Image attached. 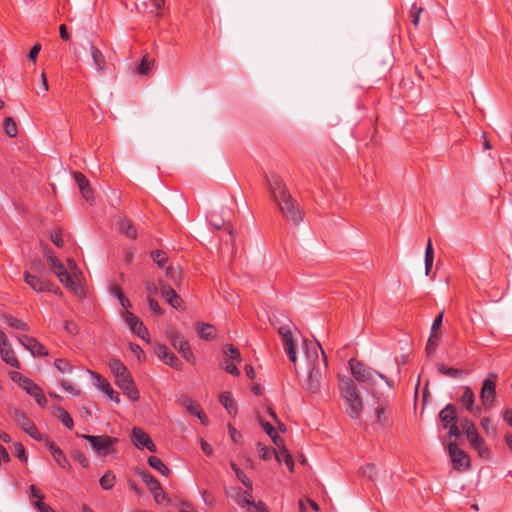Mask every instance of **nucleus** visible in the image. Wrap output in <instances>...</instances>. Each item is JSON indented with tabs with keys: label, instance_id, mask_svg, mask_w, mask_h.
I'll list each match as a JSON object with an SVG mask.
<instances>
[{
	"label": "nucleus",
	"instance_id": "obj_43",
	"mask_svg": "<svg viewBox=\"0 0 512 512\" xmlns=\"http://www.w3.org/2000/svg\"><path fill=\"white\" fill-rule=\"evenodd\" d=\"M4 130L9 137H15L17 135V126L13 118L6 117L4 120Z\"/></svg>",
	"mask_w": 512,
	"mask_h": 512
},
{
	"label": "nucleus",
	"instance_id": "obj_29",
	"mask_svg": "<svg viewBox=\"0 0 512 512\" xmlns=\"http://www.w3.org/2000/svg\"><path fill=\"white\" fill-rule=\"evenodd\" d=\"M197 332L202 339L211 340L216 336V330L213 325L202 323L198 325Z\"/></svg>",
	"mask_w": 512,
	"mask_h": 512
},
{
	"label": "nucleus",
	"instance_id": "obj_58",
	"mask_svg": "<svg viewBox=\"0 0 512 512\" xmlns=\"http://www.w3.org/2000/svg\"><path fill=\"white\" fill-rule=\"evenodd\" d=\"M481 426H482V428L485 430V432H486L487 434L495 433V432H496L495 428H494V427H492V425H491V421H490V419H489V418H486V417H485V418H482V420H481Z\"/></svg>",
	"mask_w": 512,
	"mask_h": 512
},
{
	"label": "nucleus",
	"instance_id": "obj_60",
	"mask_svg": "<svg viewBox=\"0 0 512 512\" xmlns=\"http://www.w3.org/2000/svg\"><path fill=\"white\" fill-rule=\"evenodd\" d=\"M257 448L260 453V457L263 460H268L270 458L271 453H270V450L266 446L262 445L261 443H258Z\"/></svg>",
	"mask_w": 512,
	"mask_h": 512
},
{
	"label": "nucleus",
	"instance_id": "obj_62",
	"mask_svg": "<svg viewBox=\"0 0 512 512\" xmlns=\"http://www.w3.org/2000/svg\"><path fill=\"white\" fill-rule=\"evenodd\" d=\"M271 439L273 440L274 444L277 446L278 450H276L278 453L283 452V448H286L284 445V441L282 438H280L278 435L271 436Z\"/></svg>",
	"mask_w": 512,
	"mask_h": 512
},
{
	"label": "nucleus",
	"instance_id": "obj_35",
	"mask_svg": "<svg viewBox=\"0 0 512 512\" xmlns=\"http://www.w3.org/2000/svg\"><path fill=\"white\" fill-rule=\"evenodd\" d=\"M116 481V476L111 471H107L101 478H100V486L105 489L109 490L111 489Z\"/></svg>",
	"mask_w": 512,
	"mask_h": 512
},
{
	"label": "nucleus",
	"instance_id": "obj_28",
	"mask_svg": "<svg viewBox=\"0 0 512 512\" xmlns=\"http://www.w3.org/2000/svg\"><path fill=\"white\" fill-rule=\"evenodd\" d=\"M90 50L95 68L101 72L106 71V61L102 52L94 45H91Z\"/></svg>",
	"mask_w": 512,
	"mask_h": 512
},
{
	"label": "nucleus",
	"instance_id": "obj_12",
	"mask_svg": "<svg viewBox=\"0 0 512 512\" xmlns=\"http://www.w3.org/2000/svg\"><path fill=\"white\" fill-rule=\"evenodd\" d=\"M131 441L138 449L147 448L150 452H156V446L149 435L141 428L134 427L131 432Z\"/></svg>",
	"mask_w": 512,
	"mask_h": 512
},
{
	"label": "nucleus",
	"instance_id": "obj_17",
	"mask_svg": "<svg viewBox=\"0 0 512 512\" xmlns=\"http://www.w3.org/2000/svg\"><path fill=\"white\" fill-rule=\"evenodd\" d=\"M24 280L34 291L43 292L46 290H52V283L45 277H39L25 272Z\"/></svg>",
	"mask_w": 512,
	"mask_h": 512
},
{
	"label": "nucleus",
	"instance_id": "obj_64",
	"mask_svg": "<svg viewBox=\"0 0 512 512\" xmlns=\"http://www.w3.org/2000/svg\"><path fill=\"white\" fill-rule=\"evenodd\" d=\"M254 511L268 512L266 505L261 501H259L257 504L254 503L253 508L248 510V512H254Z\"/></svg>",
	"mask_w": 512,
	"mask_h": 512
},
{
	"label": "nucleus",
	"instance_id": "obj_46",
	"mask_svg": "<svg viewBox=\"0 0 512 512\" xmlns=\"http://www.w3.org/2000/svg\"><path fill=\"white\" fill-rule=\"evenodd\" d=\"M438 371L445 375V376H448V377H458L459 375L462 374V371L461 370H458L456 368H447L445 365L443 364H439L438 365Z\"/></svg>",
	"mask_w": 512,
	"mask_h": 512
},
{
	"label": "nucleus",
	"instance_id": "obj_36",
	"mask_svg": "<svg viewBox=\"0 0 512 512\" xmlns=\"http://www.w3.org/2000/svg\"><path fill=\"white\" fill-rule=\"evenodd\" d=\"M29 274H34L39 277H45L47 271L45 265L40 260H34L30 265V271H27Z\"/></svg>",
	"mask_w": 512,
	"mask_h": 512
},
{
	"label": "nucleus",
	"instance_id": "obj_1",
	"mask_svg": "<svg viewBox=\"0 0 512 512\" xmlns=\"http://www.w3.org/2000/svg\"><path fill=\"white\" fill-rule=\"evenodd\" d=\"M303 347L306 350V359L309 365L308 377L304 381L303 387L309 393H316L319 391L323 372L327 368V358L319 344H308L304 340Z\"/></svg>",
	"mask_w": 512,
	"mask_h": 512
},
{
	"label": "nucleus",
	"instance_id": "obj_57",
	"mask_svg": "<svg viewBox=\"0 0 512 512\" xmlns=\"http://www.w3.org/2000/svg\"><path fill=\"white\" fill-rule=\"evenodd\" d=\"M50 239L58 247H61L63 245V239L59 231H52L50 233Z\"/></svg>",
	"mask_w": 512,
	"mask_h": 512
},
{
	"label": "nucleus",
	"instance_id": "obj_22",
	"mask_svg": "<svg viewBox=\"0 0 512 512\" xmlns=\"http://www.w3.org/2000/svg\"><path fill=\"white\" fill-rule=\"evenodd\" d=\"M94 379H95V385L96 387L101 390L102 392H104L108 398L116 403H119L120 402V398H119V395L117 392H115L113 390V388L111 387V385L106 381V379H104L102 376L100 375H95L94 376Z\"/></svg>",
	"mask_w": 512,
	"mask_h": 512
},
{
	"label": "nucleus",
	"instance_id": "obj_2",
	"mask_svg": "<svg viewBox=\"0 0 512 512\" xmlns=\"http://www.w3.org/2000/svg\"><path fill=\"white\" fill-rule=\"evenodd\" d=\"M338 386L344 401L346 414L352 419H359L364 406L354 381L348 377H339Z\"/></svg>",
	"mask_w": 512,
	"mask_h": 512
},
{
	"label": "nucleus",
	"instance_id": "obj_59",
	"mask_svg": "<svg viewBox=\"0 0 512 512\" xmlns=\"http://www.w3.org/2000/svg\"><path fill=\"white\" fill-rule=\"evenodd\" d=\"M15 453H16V456H17L20 460H22V461H24V462H26V461H27V456H26V454H25V449H24V447H23V445H22V444H20V443H16V444H15Z\"/></svg>",
	"mask_w": 512,
	"mask_h": 512
},
{
	"label": "nucleus",
	"instance_id": "obj_7",
	"mask_svg": "<svg viewBox=\"0 0 512 512\" xmlns=\"http://www.w3.org/2000/svg\"><path fill=\"white\" fill-rule=\"evenodd\" d=\"M461 427L471 446L483 456V454L487 452V448L484 447V440L479 436L475 425L465 418L461 420Z\"/></svg>",
	"mask_w": 512,
	"mask_h": 512
},
{
	"label": "nucleus",
	"instance_id": "obj_4",
	"mask_svg": "<svg viewBox=\"0 0 512 512\" xmlns=\"http://www.w3.org/2000/svg\"><path fill=\"white\" fill-rule=\"evenodd\" d=\"M44 255L47 259V262L50 266V270L58 280L73 293L80 295L82 293L81 286H79L75 280H73L72 276H69L68 270L65 266L51 253V251L46 250Z\"/></svg>",
	"mask_w": 512,
	"mask_h": 512
},
{
	"label": "nucleus",
	"instance_id": "obj_33",
	"mask_svg": "<svg viewBox=\"0 0 512 512\" xmlns=\"http://www.w3.org/2000/svg\"><path fill=\"white\" fill-rule=\"evenodd\" d=\"M475 401V395L469 387H465L464 393L461 397V403L466 407L467 410L473 411V404Z\"/></svg>",
	"mask_w": 512,
	"mask_h": 512
},
{
	"label": "nucleus",
	"instance_id": "obj_52",
	"mask_svg": "<svg viewBox=\"0 0 512 512\" xmlns=\"http://www.w3.org/2000/svg\"><path fill=\"white\" fill-rule=\"evenodd\" d=\"M11 379L16 382L22 389L26 386V383L30 381L29 378L24 377L18 372L11 373Z\"/></svg>",
	"mask_w": 512,
	"mask_h": 512
},
{
	"label": "nucleus",
	"instance_id": "obj_54",
	"mask_svg": "<svg viewBox=\"0 0 512 512\" xmlns=\"http://www.w3.org/2000/svg\"><path fill=\"white\" fill-rule=\"evenodd\" d=\"M443 316H444V311H441L437 317L434 319L433 323H432V326H431V331L430 332H433V333H440V327L442 325V322H443Z\"/></svg>",
	"mask_w": 512,
	"mask_h": 512
},
{
	"label": "nucleus",
	"instance_id": "obj_5",
	"mask_svg": "<svg viewBox=\"0 0 512 512\" xmlns=\"http://www.w3.org/2000/svg\"><path fill=\"white\" fill-rule=\"evenodd\" d=\"M349 368L354 379L361 383H366L368 385H373L375 382V378L378 377L384 380L389 387H392L391 382L381 373L376 370L368 367L364 363L357 361L355 359L349 360Z\"/></svg>",
	"mask_w": 512,
	"mask_h": 512
},
{
	"label": "nucleus",
	"instance_id": "obj_31",
	"mask_svg": "<svg viewBox=\"0 0 512 512\" xmlns=\"http://www.w3.org/2000/svg\"><path fill=\"white\" fill-rule=\"evenodd\" d=\"M167 279L173 281L176 285L180 284L182 270L179 266H168L165 271Z\"/></svg>",
	"mask_w": 512,
	"mask_h": 512
},
{
	"label": "nucleus",
	"instance_id": "obj_47",
	"mask_svg": "<svg viewBox=\"0 0 512 512\" xmlns=\"http://www.w3.org/2000/svg\"><path fill=\"white\" fill-rule=\"evenodd\" d=\"M6 322L12 328L23 330V331L28 330L27 324L24 323L23 321L19 320V319H16V318H13V317H7L6 318Z\"/></svg>",
	"mask_w": 512,
	"mask_h": 512
},
{
	"label": "nucleus",
	"instance_id": "obj_9",
	"mask_svg": "<svg viewBox=\"0 0 512 512\" xmlns=\"http://www.w3.org/2000/svg\"><path fill=\"white\" fill-rule=\"evenodd\" d=\"M168 338L171 341L172 346L188 361L194 363V357L191 352L189 343L184 337L177 331L170 330L167 332Z\"/></svg>",
	"mask_w": 512,
	"mask_h": 512
},
{
	"label": "nucleus",
	"instance_id": "obj_3",
	"mask_svg": "<svg viewBox=\"0 0 512 512\" xmlns=\"http://www.w3.org/2000/svg\"><path fill=\"white\" fill-rule=\"evenodd\" d=\"M109 368L113 373L117 386L132 400L139 398V393L127 367L118 359L109 361Z\"/></svg>",
	"mask_w": 512,
	"mask_h": 512
},
{
	"label": "nucleus",
	"instance_id": "obj_8",
	"mask_svg": "<svg viewBox=\"0 0 512 512\" xmlns=\"http://www.w3.org/2000/svg\"><path fill=\"white\" fill-rule=\"evenodd\" d=\"M280 212L295 225L303 220V212L295 199L291 198L285 202H279L277 206Z\"/></svg>",
	"mask_w": 512,
	"mask_h": 512
},
{
	"label": "nucleus",
	"instance_id": "obj_32",
	"mask_svg": "<svg viewBox=\"0 0 512 512\" xmlns=\"http://www.w3.org/2000/svg\"><path fill=\"white\" fill-rule=\"evenodd\" d=\"M148 463L152 468L159 471L162 475H164V476L169 475V473H170L169 468L166 467V465L159 458H157L155 456H150L148 458Z\"/></svg>",
	"mask_w": 512,
	"mask_h": 512
},
{
	"label": "nucleus",
	"instance_id": "obj_14",
	"mask_svg": "<svg viewBox=\"0 0 512 512\" xmlns=\"http://www.w3.org/2000/svg\"><path fill=\"white\" fill-rule=\"evenodd\" d=\"M448 452L456 469H466L469 467L470 459L468 455L458 448L456 443H449Z\"/></svg>",
	"mask_w": 512,
	"mask_h": 512
},
{
	"label": "nucleus",
	"instance_id": "obj_24",
	"mask_svg": "<svg viewBox=\"0 0 512 512\" xmlns=\"http://www.w3.org/2000/svg\"><path fill=\"white\" fill-rule=\"evenodd\" d=\"M29 395L33 396L36 400V402L44 407L47 403V399L43 394V391L41 388L34 383L32 380H30L28 383H26V386L23 388Z\"/></svg>",
	"mask_w": 512,
	"mask_h": 512
},
{
	"label": "nucleus",
	"instance_id": "obj_21",
	"mask_svg": "<svg viewBox=\"0 0 512 512\" xmlns=\"http://www.w3.org/2000/svg\"><path fill=\"white\" fill-rule=\"evenodd\" d=\"M19 342L29 350L32 355L46 356L48 354L46 348L40 344L36 339L31 337L18 338Z\"/></svg>",
	"mask_w": 512,
	"mask_h": 512
},
{
	"label": "nucleus",
	"instance_id": "obj_51",
	"mask_svg": "<svg viewBox=\"0 0 512 512\" xmlns=\"http://www.w3.org/2000/svg\"><path fill=\"white\" fill-rule=\"evenodd\" d=\"M145 289H146L147 294L150 295L151 297H153L154 295H156L158 293L160 294L159 282L155 283L152 281H146Z\"/></svg>",
	"mask_w": 512,
	"mask_h": 512
},
{
	"label": "nucleus",
	"instance_id": "obj_26",
	"mask_svg": "<svg viewBox=\"0 0 512 512\" xmlns=\"http://www.w3.org/2000/svg\"><path fill=\"white\" fill-rule=\"evenodd\" d=\"M0 355H1V358L3 359V361H5L8 365L15 367V368H20V363H19L18 359L16 358L14 351H13L12 347L10 346V344L0 348Z\"/></svg>",
	"mask_w": 512,
	"mask_h": 512
},
{
	"label": "nucleus",
	"instance_id": "obj_13",
	"mask_svg": "<svg viewBox=\"0 0 512 512\" xmlns=\"http://www.w3.org/2000/svg\"><path fill=\"white\" fill-rule=\"evenodd\" d=\"M123 318H124V321L127 323V325L130 327L132 332H134L135 334H137L139 337H141L144 340H147V341L149 340L148 339V336H149L148 330L144 326L143 322L137 316H135L130 311L126 310L123 313Z\"/></svg>",
	"mask_w": 512,
	"mask_h": 512
},
{
	"label": "nucleus",
	"instance_id": "obj_44",
	"mask_svg": "<svg viewBox=\"0 0 512 512\" xmlns=\"http://www.w3.org/2000/svg\"><path fill=\"white\" fill-rule=\"evenodd\" d=\"M53 458L63 469L67 470L70 468L69 461L61 449L59 451H54Z\"/></svg>",
	"mask_w": 512,
	"mask_h": 512
},
{
	"label": "nucleus",
	"instance_id": "obj_53",
	"mask_svg": "<svg viewBox=\"0 0 512 512\" xmlns=\"http://www.w3.org/2000/svg\"><path fill=\"white\" fill-rule=\"evenodd\" d=\"M147 302L149 305V308L156 314L161 315L163 314V310L160 307L159 303L150 295H147Z\"/></svg>",
	"mask_w": 512,
	"mask_h": 512
},
{
	"label": "nucleus",
	"instance_id": "obj_18",
	"mask_svg": "<svg viewBox=\"0 0 512 512\" xmlns=\"http://www.w3.org/2000/svg\"><path fill=\"white\" fill-rule=\"evenodd\" d=\"M141 477L153 493L154 499L157 503H162V501L167 500L166 494L162 491L160 483L155 477L149 473H142Z\"/></svg>",
	"mask_w": 512,
	"mask_h": 512
},
{
	"label": "nucleus",
	"instance_id": "obj_45",
	"mask_svg": "<svg viewBox=\"0 0 512 512\" xmlns=\"http://www.w3.org/2000/svg\"><path fill=\"white\" fill-rule=\"evenodd\" d=\"M361 474L368 479L375 481L376 480V467L374 464H367L361 468Z\"/></svg>",
	"mask_w": 512,
	"mask_h": 512
},
{
	"label": "nucleus",
	"instance_id": "obj_48",
	"mask_svg": "<svg viewBox=\"0 0 512 512\" xmlns=\"http://www.w3.org/2000/svg\"><path fill=\"white\" fill-rule=\"evenodd\" d=\"M55 366L61 373H70L72 371L71 364L65 359H58L55 361Z\"/></svg>",
	"mask_w": 512,
	"mask_h": 512
},
{
	"label": "nucleus",
	"instance_id": "obj_20",
	"mask_svg": "<svg viewBox=\"0 0 512 512\" xmlns=\"http://www.w3.org/2000/svg\"><path fill=\"white\" fill-rule=\"evenodd\" d=\"M73 177L79 187L82 197L86 201L92 203L94 200L93 192H92V189L90 187V184H89V181L87 180V178L80 172H74Z\"/></svg>",
	"mask_w": 512,
	"mask_h": 512
},
{
	"label": "nucleus",
	"instance_id": "obj_27",
	"mask_svg": "<svg viewBox=\"0 0 512 512\" xmlns=\"http://www.w3.org/2000/svg\"><path fill=\"white\" fill-rule=\"evenodd\" d=\"M117 226L119 231L125 234L127 237L131 239H135L137 237L136 228L130 220L126 218H120L117 222Z\"/></svg>",
	"mask_w": 512,
	"mask_h": 512
},
{
	"label": "nucleus",
	"instance_id": "obj_37",
	"mask_svg": "<svg viewBox=\"0 0 512 512\" xmlns=\"http://www.w3.org/2000/svg\"><path fill=\"white\" fill-rule=\"evenodd\" d=\"M230 466L232 470L235 472L236 477L249 489H252L251 480L244 474V472L234 463L231 462Z\"/></svg>",
	"mask_w": 512,
	"mask_h": 512
},
{
	"label": "nucleus",
	"instance_id": "obj_23",
	"mask_svg": "<svg viewBox=\"0 0 512 512\" xmlns=\"http://www.w3.org/2000/svg\"><path fill=\"white\" fill-rule=\"evenodd\" d=\"M439 418L444 426V428H448V426L452 424H456L457 416L455 407L451 404H447L439 413Z\"/></svg>",
	"mask_w": 512,
	"mask_h": 512
},
{
	"label": "nucleus",
	"instance_id": "obj_56",
	"mask_svg": "<svg viewBox=\"0 0 512 512\" xmlns=\"http://www.w3.org/2000/svg\"><path fill=\"white\" fill-rule=\"evenodd\" d=\"M61 386L63 387V389L75 396H78L80 394V390L74 386H72L70 383H68L67 381L65 380H62L61 381Z\"/></svg>",
	"mask_w": 512,
	"mask_h": 512
},
{
	"label": "nucleus",
	"instance_id": "obj_42",
	"mask_svg": "<svg viewBox=\"0 0 512 512\" xmlns=\"http://www.w3.org/2000/svg\"><path fill=\"white\" fill-rule=\"evenodd\" d=\"M181 402L182 405L186 408V410L192 415L196 416L202 410L199 404H197L196 402L189 398H184L182 399Z\"/></svg>",
	"mask_w": 512,
	"mask_h": 512
},
{
	"label": "nucleus",
	"instance_id": "obj_49",
	"mask_svg": "<svg viewBox=\"0 0 512 512\" xmlns=\"http://www.w3.org/2000/svg\"><path fill=\"white\" fill-rule=\"evenodd\" d=\"M293 198L288 190L287 187L283 188V190H280L279 192H277L276 194V199H272L275 204L278 206V203L279 202H285L289 199Z\"/></svg>",
	"mask_w": 512,
	"mask_h": 512
},
{
	"label": "nucleus",
	"instance_id": "obj_11",
	"mask_svg": "<svg viewBox=\"0 0 512 512\" xmlns=\"http://www.w3.org/2000/svg\"><path fill=\"white\" fill-rule=\"evenodd\" d=\"M278 332L282 338V343L285 352L287 353L291 362L296 363L297 361V353H296V344L294 341L293 334L290 328L286 325L279 327Z\"/></svg>",
	"mask_w": 512,
	"mask_h": 512
},
{
	"label": "nucleus",
	"instance_id": "obj_30",
	"mask_svg": "<svg viewBox=\"0 0 512 512\" xmlns=\"http://www.w3.org/2000/svg\"><path fill=\"white\" fill-rule=\"evenodd\" d=\"M273 453L275 454V458L277 459L278 462H281L282 460H284V462L288 466L289 470L291 472L294 471V460H293L292 455L287 450V448H283L282 453H278L276 450H273Z\"/></svg>",
	"mask_w": 512,
	"mask_h": 512
},
{
	"label": "nucleus",
	"instance_id": "obj_15",
	"mask_svg": "<svg viewBox=\"0 0 512 512\" xmlns=\"http://www.w3.org/2000/svg\"><path fill=\"white\" fill-rule=\"evenodd\" d=\"M15 422L32 438L40 439V434L34 423L21 411L14 410Z\"/></svg>",
	"mask_w": 512,
	"mask_h": 512
},
{
	"label": "nucleus",
	"instance_id": "obj_6",
	"mask_svg": "<svg viewBox=\"0 0 512 512\" xmlns=\"http://www.w3.org/2000/svg\"><path fill=\"white\" fill-rule=\"evenodd\" d=\"M83 439L87 440L92 446L93 450L101 456H106L112 451V446L118 442L116 438L109 436H92V435H79Z\"/></svg>",
	"mask_w": 512,
	"mask_h": 512
},
{
	"label": "nucleus",
	"instance_id": "obj_55",
	"mask_svg": "<svg viewBox=\"0 0 512 512\" xmlns=\"http://www.w3.org/2000/svg\"><path fill=\"white\" fill-rule=\"evenodd\" d=\"M238 503H239L241 506H245V505L253 506L255 502H254V501H253V499L248 495V493H247V492H244L242 495H240V496H239Z\"/></svg>",
	"mask_w": 512,
	"mask_h": 512
},
{
	"label": "nucleus",
	"instance_id": "obj_41",
	"mask_svg": "<svg viewBox=\"0 0 512 512\" xmlns=\"http://www.w3.org/2000/svg\"><path fill=\"white\" fill-rule=\"evenodd\" d=\"M224 354L230 361H241V355L239 350L233 345H226L224 348Z\"/></svg>",
	"mask_w": 512,
	"mask_h": 512
},
{
	"label": "nucleus",
	"instance_id": "obj_34",
	"mask_svg": "<svg viewBox=\"0 0 512 512\" xmlns=\"http://www.w3.org/2000/svg\"><path fill=\"white\" fill-rule=\"evenodd\" d=\"M56 415L65 427H67L68 429L73 428V425H74L73 419L71 418V416L69 415V413L67 411H65L61 407H57Z\"/></svg>",
	"mask_w": 512,
	"mask_h": 512
},
{
	"label": "nucleus",
	"instance_id": "obj_39",
	"mask_svg": "<svg viewBox=\"0 0 512 512\" xmlns=\"http://www.w3.org/2000/svg\"><path fill=\"white\" fill-rule=\"evenodd\" d=\"M441 334L440 333H433L430 332V336L428 338L427 344H426V352L428 355H431L435 352L438 341L440 339Z\"/></svg>",
	"mask_w": 512,
	"mask_h": 512
},
{
	"label": "nucleus",
	"instance_id": "obj_50",
	"mask_svg": "<svg viewBox=\"0 0 512 512\" xmlns=\"http://www.w3.org/2000/svg\"><path fill=\"white\" fill-rule=\"evenodd\" d=\"M151 257L152 259L154 260V262L159 266V267H163L164 264L166 263L167 261V257L165 255L164 252L162 251H154L152 252L151 254Z\"/></svg>",
	"mask_w": 512,
	"mask_h": 512
},
{
	"label": "nucleus",
	"instance_id": "obj_38",
	"mask_svg": "<svg viewBox=\"0 0 512 512\" xmlns=\"http://www.w3.org/2000/svg\"><path fill=\"white\" fill-rule=\"evenodd\" d=\"M221 404L228 410L230 414L236 413V408L233 403V399L229 392H224L220 395Z\"/></svg>",
	"mask_w": 512,
	"mask_h": 512
},
{
	"label": "nucleus",
	"instance_id": "obj_40",
	"mask_svg": "<svg viewBox=\"0 0 512 512\" xmlns=\"http://www.w3.org/2000/svg\"><path fill=\"white\" fill-rule=\"evenodd\" d=\"M154 65V60L149 58V56L146 54L144 55L139 67H138V73L141 75H147L149 71L152 69Z\"/></svg>",
	"mask_w": 512,
	"mask_h": 512
},
{
	"label": "nucleus",
	"instance_id": "obj_25",
	"mask_svg": "<svg viewBox=\"0 0 512 512\" xmlns=\"http://www.w3.org/2000/svg\"><path fill=\"white\" fill-rule=\"evenodd\" d=\"M266 184L272 199H276L277 192L287 187L283 180L276 174L266 177Z\"/></svg>",
	"mask_w": 512,
	"mask_h": 512
},
{
	"label": "nucleus",
	"instance_id": "obj_63",
	"mask_svg": "<svg viewBox=\"0 0 512 512\" xmlns=\"http://www.w3.org/2000/svg\"><path fill=\"white\" fill-rule=\"evenodd\" d=\"M35 507L40 512H52L51 508L47 504H45L42 500H37L35 502Z\"/></svg>",
	"mask_w": 512,
	"mask_h": 512
},
{
	"label": "nucleus",
	"instance_id": "obj_10",
	"mask_svg": "<svg viewBox=\"0 0 512 512\" xmlns=\"http://www.w3.org/2000/svg\"><path fill=\"white\" fill-rule=\"evenodd\" d=\"M160 295L174 309L184 310V302L176 291L164 280H159Z\"/></svg>",
	"mask_w": 512,
	"mask_h": 512
},
{
	"label": "nucleus",
	"instance_id": "obj_16",
	"mask_svg": "<svg viewBox=\"0 0 512 512\" xmlns=\"http://www.w3.org/2000/svg\"><path fill=\"white\" fill-rule=\"evenodd\" d=\"M495 383L491 379H485L480 392V398L485 408H491L495 399Z\"/></svg>",
	"mask_w": 512,
	"mask_h": 512
},
{
	"label": "nucleus",
	"instance_id": "obj_19",
	"mask_svg": "<svg viewBox=\"0 0 512 512\" xmlns=\"http://www.w3.org/2000/svg\"><path fill=\"white\" fill-rule=\"evenodd\" d=\"M155 353L165 364L176 369L180 368V360L165 345H157Z\"/></svg>",
	"mask_w": 512,
	"mask_h": 512
},
{
	"label": "nucleus",
	"instance_id": "obj_61",
	"mask_svg": "<svg viewBox=\"0 0 512 512\" xmlns=\"http://www.w3.org/2000/svg\"><path fill=\"white\" fill-rule=\"evenodd\" d=\"M224 369L232 374V375H236L238 376L239 375V370L237 369V367L229 360H226L225 363H224Z\"/></svg>",
	"mask_w": 512,
	"mask_h": 512
}]
</instances>
